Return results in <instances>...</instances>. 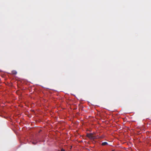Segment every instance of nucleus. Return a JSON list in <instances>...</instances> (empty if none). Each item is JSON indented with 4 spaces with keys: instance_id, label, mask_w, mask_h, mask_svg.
Here are the masks:
<instances>
[{
    "instance_id": "1",
    "label": "nucleus",
    "mask_w": 151,
    "mask_h": 151,
    "mask_svg": "<svg viewBox=\"0 0 151 151\" xmlns=\"http://www.w3.org/2000/svg\"><path fill=\"white\" fill-rule=\"evenodd\" d=\"M87 136L89 138L91 139H94L95 138V137L93 136L92 134L91 133L87 134Z\"/></svg>"
},
{
    "instance_id": "2",
    "label": "nucleus",
    "mask_w": 151,
    "mask_h": 151,
    "mask_svg": "<svg viewBox=\"0 0 151 151\" xmlns=\"http://www.w3.org/2000/svg\"><path fill=\"white\" fill-rule=\"evenodd\" d=\"M12 74L16 75L17 73V72L15 70H12Z\"/></svg>"
},
{
    "instance_id": "3",
    "label": "nucleus",
    "mask_w": 151,
    "mask_h": 151,
    "mask_svg": "<svg viewBox=\"0 0 151 151\" xmlns=\"http://www.w3.org/2000/svg\"><path fill=\"white\" fill-rule=\"evenodd\" d=\"M101 145L103 146H104L108 145V143L106 142H104L102 143Z\"/></svg>"
},
{
    "instance_id": "4",
    "label": "nucleus",
    "mask_w": 151,
    "mask_h": 151,
    "mask_svg": "<svg viewBox=\"0 0 151 151\" xmlns=\"http://www.w3.org/2000/svg\"><path fill=\"white\" fill-rule=\"evenodd\" d=\"M36 142H32V143L34 145H35L36 144Z\"/></svg>"
},
{
    "instance_id": "5",
    "label": "nucleus",
    "mask_w": 151,
    "mask_h": 151,
    "mask_svg": "<svg viewBox=\"0 0 151 151\" xmlns=\"http://www.w3.org/2000/svg\"><path fill=\"white\" fill-rule=\"evenodd\" d=\"M61 151H65L63 149H61Z\"/></svg>"
}]
</instances>
